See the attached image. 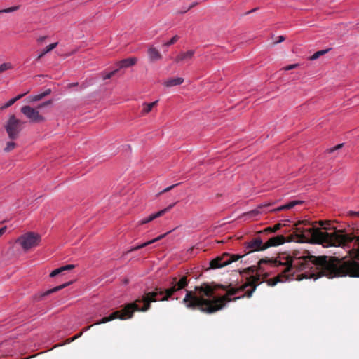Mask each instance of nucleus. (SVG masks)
<instances>
[{"label": "nucleus", "mask_w": 359, "mask_h": 359, "mask_svg": "<svg viewBox=\"0 0 359 359\" xmlns=\"http://www.w3.org/2000/svg\"><path fill=\"white\" fill-rule=\"evenodd\" d=\"M168 232L167 233V234H168ZM165 235H166V233H165V234H162V235L159 236L158 237H157V238H154V239H152V240L149 241H147V242H145V243H142V244H141V245H137V246H135V247H134V248H132L129 250V252H132V251H135V250H140V249H141V248H144V247L147 246V245H149V244L154 243V242L158 241L161 240V238H164Z\"/></svg>", "instance_id": "dca6fc26"}, {"label": "nucleus", "mask_w": 359, "mask_h": 359, "mask_svg": "<svg viewBox=\"0 0 359 359\" xmlns=\"http://www.w3.org/2000/svg\"><path fill=\"white\" fill-rule=\"evenodd\" d=\"M86 320L87 323H89V322H90L92 320V318L91 317L87 318Z\"/></svg>", "instance_id": "a19ab883"}, {"label": "nucleus", "mask_w": 359, "mask_h": 359, "mask_svg": "<svg viewBox=\"0 0 359 359\" xmlns=\"http://www.w3.org/2000/svg\"><path fill=\"white\" fill-rule=\"evenodd\" d=\"M271 205V203L261 205L257 209L249 212L247 215L250 217L256 216L261 212V210H259V209H262L264 208H267V207L270 206Z\"/></svg>", "instance_id": "aec40b11"}, {"label": "nucleus", "mask_w": 359, "mask_h": 359, "mask_svg": "<svg viewBox=\"0 0 359 359\" xmlns=\"http://www.w3.org/2000/svg\"><path fill=\"white\" fill-rule=\"evenodd\" d=\"M195 50H189L186 52H181L175 59L177 63L184 62L187 63L194 59Z\"/></svg>", "instance_id": "1a4fd4ad"}, {"label": "nucleus", "mask_w": 359, "mask_h": 359, "mask_svg": "<svg viewBox=\"0 0 359 359\" xmlns=\"http://www.w3.org/2000/svg\"><path fill=\"white\" fill-rule=\"evenodd\" d=\"M285 241V238L283 236H276L269 238L266 242H265V248L266 249L269 247L271 246H278L284 243Z\"/></svg>", "instance_id": "9d476101"}, {"label": "nucleus", "mask_w": 359, "mask_h": 359, "mask_svg": "<svg viewBox=\"0 0 359 359\" xmlns=\"http://www.w3.org/2000/svg\"><path fill=\"white\" fill-rule=\"evenodd\" d=\"M170 285V287L167 289L163 290L161 287H156L152 292L144 293L134 302L126 304L123 310L113 312L109 316L104 317L96 322L95 325L106 323L116 318L120 320L130 319L133 316V313L135 311H147L151 307V302L168 300L175 292L184 288L188 285V280L186 276H182L180 280L174 277L172 278Z\"/></svg>", "instance_id": "f03ea898"}, {"label": "nucleus", "mask_w": 359, "mask_h": 359, "mask_svg": "<svg viewBox=\"0 0 359 359\" xmlns=\"http://www.w3.org/2000/svg\"><path fill=\"white\" fill-rule=\"evenodd\" d=\"M298 66H299V65H298V64L289 65H287V66L283 68V69H284V70H285V71H288V70L293 69L296 68V67H298Z\"/></svg>", "instance_id": "7c9ffc66"}, {"label": "nucleus", "mask_w": 359, "mask_h": 359, "mask_svg": "<svg viewBox=\"0 0 359 359\" xmlns=\"http://www.w3.org/2000/svg\"><path fill=\"white\" fill-rule=\"evenodd\" d=\"M342 146H343V144H338V145H337L336 147H333V148L330 149V152H333L334 151H335V150H337V149H338L341 148Z\"/></svg>", "instance_id": "f704fd0d"}, {"label": "nucleus", "mask_w": 359, "mask_h": 359, "mask_svg": "<svg viewBox=\"0 0 359 359\" xmlns=\"http://www.w3.org/2000/svg\"><path fill=\"white\" fill-rule=\"evenodd\" d=\"M57 46V43H53L48 46L46 47V48L41 52V53L38 56L37 59L39 60L42 57H43L46 53H49L52 50H53L56 46Z\"/></svg>", "instance_id": "a211bd4d"}, {"label": "nucleus", "mask_w": 359, "mask_h": 359, "mask_svg": "<svg viewBox=\"0 0 359 359\" xmlns=\"http://www.w3.org/2000/svg\"><path fill=\"white\" fill-rule=\"evenodd\" d=\"M76 85H77V83H73L72 84L73 86H75Z\"/></svg>", "instance_id": "c03bdc74"}, {"label": "nucleus", "mask_w": 359, "mask_h": 359, "mask_svg": "<svg viewBox=\"0 0 359 359\" xmlns=\"http://www.w3.org/2000/svg\"><path fill=\"white\" fill-rule=\"evenodd\" d=\"M13 68V65L10 62H5L0 65V74Z\"/></svg>", "instance_id": "5701e85b"}, {"label": "nucleus", "mask_w": 359, "mask_h": 359, "mask_svg": "<svg viewBox=\"0 0 359 359\" xmlns=\"http://www.w3.org/2000/svg\"><path fill=\"white\" fill-rule=\"evenodd\" d=\"M43 98V96L42 93H40V94H38V95H36L34 96H30L29 97L30 102H37V101L42 100Z\"/></svg>", "instance_id": "bb28decb"}, {"label": "nucleus", "mask_w": 359, "mask_h": 359, "mask_svg": "<svg viewBox=\"0 0 359 359\" xmlns=\"http://www.w3.org/2000/svg\"><path fill=\"white\" fill-rule=\"evenodd\" d=\"M285 37L283 36H278V40L276 42V43H281L285 41Z\"/></svg>", "instance_id": "c9c22d12"}, {"label": "nucleus", "mask_w": 359, "mask_h": 359, "mask_svg": "<svg viewBox=\"0 0 359 359\" xmlns=\"http://www.w3.org/2000/svg\"><path fill=\"white\" fill-rule=\"evenodd\" d=\"M148 55L151 62H156L162 58L161 53L154 47H150L148 49Z\"/></svg>", "instance_id": "f8f14e48"}, {"label": "nucleus", "mask_w": 359, "mask_h": 359, "mask_svg": "<svg viewBox=\"0 0 359 359\" xmlns=\"http://www.w3.org/2000/svg\"><path fill=\"white\" fill-rule=\"evenodd\" d=\"M180 37L177 35L174 36L169 41L165 43L163 46H169L174 43H175L178 40Z\"/></svg>", "instance_id": "a878e982"}, {"label": "nucleus", "mask_w": 359, "mask_h": 359, "mask_svg": "<svg viewBox=\"0 0 359 359\" xmlns=\"http://www.w3.org/2000/svg\"><path fill=\"white\" fill-rule=\"evenodd\" d=\"M137 59L136 57H128L123 59L116 63L117 68L121 69L122 68H128L136 64Z\"/></svg>", "instance_id": "9b49d317"}, {"label": "nucleus", "mask_w": 359, "mask_h": 359, "mask_svg": "<svg viewBox=\"0 0 359 359\" xmlns=\"http://www.w3.org/2000/svg\"><path fill=\"white\" fill-rule=\"evenodd\" d=\"M15 147V144L13 142H8L6 144V147L4 148V151L6 152L11 151Z\"/></svg>", "instance_id": "cd10ccee"}, {"label": "nucleus", "mask_w": 359, "mask_h": 359, "mask_svg": "<svg viewBox=\"0 0 359 359\" xmlns=\"http://www.w3.org/2000/svg\"><path fill=\"white\" fill-rule=\"evenodd\" d=\"M158 102V100H156L151 103L144 102L142 104L141 116H144V115L149 114L152 110V109L157 105Z\"/></svg>", "instance_id": "2eb2a0df"}, {"label": "nucleus", "mask_w": 359, "mask_h": 359, "mask_svg": "<svg viewBox=\"0 0 359 359\" xmlns=\"http://www.w3.org/2000/svg\"><path fill=\"white\" fill-rule=\"evenodd\" d=\"M27 93V92L22 93V94H20L17 97H14V99H16V101H18V100L22 98L24 95H25Z\"/></svg>", "instance_id": "e433bc0d"}, {"label": "nucleus", "mask_w": 359, "mask_h": 359, "mask_svg": "<svg viewBox=\"0 0 359 359\" xmlns=\"http://www.w3.org/2000/svg\"><path fill=\"white\" fill-rule=\"evenodd\" d=\"M5 129L8 137L11 140H15L22 129V122L18 119L15 115H11L5 125Z\"/></svg>", "instance_id": "39448f33"}, {"label": "nucleus", "mask_w": 359, "mask_h": 359, "mask_svg": "<svg viewBox=\"0 0 359 359\" xmlns=\"http://www.w3.org/2000/svg\"><path fill=\"white\" fill-rule=\"evenodd\" d=\"M328 51H329V49L317 51L312 56H311L310 60H316L320 56L327 53Z\"/></svg>", "instance_id": "4be33fe9"}, {"label": "nucleus", "mask_w": 359, "mask_h": 359, "mask_svg": "<svg viewBox=\"0 0 359 359\" xmlns=\"http://www.w3.org/2000/svg\"><path fill=\"white\" fill-rule=\"evenodd\" d=\"M37 355H36V356ZM35 357V355H29L27 357L24 358L23 359H32V358Z\"/></svg>", "instance_id": "ea45409f"}, {"label": "nucleus", "mask_w": 359, "mask_h": 359, "mask_svg": "<svg viewBox=\"0 0 359 359\" xmlns=\"http://www.w3.org/2000/svg\"><path fill=\"white\" fill-rule=\"evenodd\" d=\"M303 203V201H300V200H294V201H292L284 205H281L276 209H273L272 211H274V212H278V211H282V210H288V209H291L292 208H294L295 205H299V204H302Z\"/></svg>", "instance_id": "4468645a"}, {"label": "nucleus", "mask_w": 359, "mask_h": 359, "mask_svg": "<svg viewBox=\"0 0 359 359\" xmlns=\"http://www.w3.org/2000/svg\"><path fill=\"white\" fill-rule=\"evenodd\" d=\"M254 11H255V9H253V10H252V11H250L248 13H252V12H253Z\"/></svg>", "instance_id": "37998d69"}, {"label": "nucleus", "mask_w": 359, "mask_h": 359, "mask_svg": "<svg viewBox=\"0 0 359 359\" xmlns=\"http://www.w3.org/2000/svg\"><path fill=\"white\" fill-rule=\"evenodd\" d=\"M177 185H178V184H173V185H172V186H170V187H168L165 188V189H163V190L162 191V193L167 192V191H168L171 190L172 188H174L175 187H176V186H177Z\"/></svg>", "instance_id": "2f4dec72"}, {"label": "nucleus", "mask_w": 359, "mask_h": 359, "mask_svg": "<svg viewBox=\"0 0 359 359\" xmlns=\"http://www.w3.org/2000/svg\"><path fill=\"white\" fill-rule=\"evenodd\" d=\"M92 326H93V325H90V326H88V327H87L84 328V329H83V332H80L79 334H77V335L74 336V337H72L71 339H69V340H68V341H69V342L73 341L74 339H77V338L80 337L82 335V334H83V332H86V331L88 330L92 327Z\"/></svg>", "instance_id": "c85d7f7f"}, {"label": "nucleus", "mask_w": 359, "mask_h": 359, "mask_svg": "<svg viewBox=\"0 0 359 359\" xmlns=\"http://www.w3.org/2000/svg\"><path fill=\"white\" fill-rule=\"evenodd\" d=\"M118 71V69H116L106 74H104V73H102V79L104 80L109 79L111 78Z\"/></svg>", "instance_id": "b1692460"}, {"label": "nucleus", "mask_w": 359, "mask_h": 359, "mask_svg": "<svg viewBox=\"0 0 359 359\" xmlns=\"http://www.w3.org/2000/svg\"><path fill=\"white\" fill-rule=\"evenodd\" d=\"M348 215L350 216H352V217H359V211L358 212H355V211H350L348 212Z\"/></svg>", "instance_id": "473e14b6"}, {"label": "nucleus", "mask_w": 359, "mask_h": 359, "mask_svg": "<svg viewBox=\"0 0 359 359\" xmlns=\"http://www.w3.org/2000/svg\"><path fill=\"white\" fill-rule=\"evenodd\" d=\"M16 102V99L12 98L6 104H5L4 106H2L1 109H6L11 105H13Z\"/></svg>", "instance_id": "c756f323"}, {"label": "nucleus", "mask_w": 359, "mask_h": 359, "mask_svg": "<svg viewBox=\"0 0 359 359\" xmlns=\"http://www.w3.org/2000/svg\"><path fill=\"white\" fill-rule=\"evenodd\" d=\"M46 39V36H41L37 39V41L41 43H43Z\"/></svg>", "instance_id": "4c0bfd02"}, {"label": "nucleus", "mask_w": 359, "mask_h": 359, "mask_svg": "<svg viewBox=\"0 0 359 359\" xmlns=\"http://www.w3.org/2000/svg\"><path fill=\"white\" fill-rule=\"evenodd\" d=\"M41 241V236L35 232H27L20 236L16 243H19L25 251L38 246Z\"/></svg>", "instance_id": "20e7f679"}, {"label": "nucleus", "mask_w": 359, "mask_h": 359, "mask_svg": "<svg viewBox=\"0 0 359 359\" xmlns=\"http://www.w3.org/2000/svg\"><path fill=\"white\" fill-rule=\"evenodd\" d=\"M6 230V226H4L0 229V236L5 233Z\"/></svg>", "instance_id": "58836bf2"}, {"label": "nucleus", "mask_w": 359, "mask_h": 359, "mask_svg": "<svg viewBox=\"0 0 359 359\" xmlns=\"http://www.w3.org/2000/svg\"><path fill=\"white\" fill-rule=\"evenodd\" d=\"M280 227H281V224H277L273 227H267L263 231H259V233H274L276 231H278V229H280Z\"/></svg>", "instance_id": "412c9836"}, {"label": "nucleus", "mask_w": 359, "mask_h": 359, "mask_svg": "<svg viewBox=\"0 0 359 359\" xmlns=\"http://www.w3.org/2000/svg\"><path fill=\"white\" fill-rule=\"evenodd\" d=\"M183 82H184V79L182 77L170 78L164 81V85L166 87L170 88V87L181 85Z\"/></svg>", "instance_id": "ddd939ff"}, {"label": "nucleus", "mask_w": 359, "mask_h": 359, "mask_svg": "<svg viewBox=\"0 0 359 359\" xmlns=\"http://www.w3.org/2000/svg\"><path fill=\"white\" fill-rule=\"evenodd\" d=\"M74 268V265H73V264H68V265L60 267L58 269H56L53 270L50 273V277H55L56 276L60 274L63 271H67V270H72Z\"/></svg>", "instance_id": "f3484780"}, {"label": "nucleus", "mask_w": 359, "mask_h": 359, "mask_svg": "<svg viewBox=\"0 0 359 359\" xmlns=\"http://www.w3.org/2000/svg\"><path fill=\"white\" fill-rule=\"evenodd\" d=\"M175 203L170 204L167 208H165L154 214L151 215L150 216H149L148 217H147L145 219L140 220L139 222V224L142 225V224L149 223V222L153 221L154 219L161 217L165 212H168L171 208H172L175 206Z\"/></svg>", "instance_id": "6e6552de"}, {"label": "nucleus", "mask_w": 359, "mask_h": 359, "mask_svg": "<svg viewBox=\"0 0 359 359\" xmlns=\"http://www.w3.org/2000/svg\"><path fill=\"white\" fill-rule=\"evenodd\" d=\"M242 256L238 255H231L224 253L221 256H218L210 262L211 269H218L226 266L233 262L237 261Z\"/></svg>", "instance_id": "423d86ee"}, {"label": "nucleus", "mask_w": 359, "mask_h": 359, "mask_svg": "<svg viewBox=\"0 0 359 359\" xmlns=\"http://www.w3.org/2000/svg\"><path fill=\"white\" fill-rule=\"evenodd\" d=\"M52 100L46 101L39 104L36 108L26 105L23 106L20 111L29 120L31 123H39L46 121L43 116L40 114L39 110L52 104Z\"/></svg>", "instance_id": "7ed1b4c3"}, {"label": "nucleus", "mask_w": 359, "mask_h": 359, "mask_svg": "<svg viewBox=\"0 0 359 359\" xmlns=\"http://www.w3.org/2000/svg\"><path fill=\"white\" fill-rule=\"evenodd\" d=\"M19 8H20L19 6H12V7L8 8L2 9V10H0V13L14 12V11L18 10Z\"/></svg>", "instance_id": "393cba45"}, {"label": "nucleus", "mask_w": 359, "mask_h": 359, "mask_svg": "<svg viewBox=\"0 0 359 359\" xmlns=\"http://www.w3.org/2000/svg\"><path fill=\"white\" fill-rule=\"evenodd\" d=\"M51 93V90L50 88L46 90L43 93H42V95L43 96V97H45L46 96L50 95Z\"/></svg>", "instance_id": "72a5a7b5"}, {"label": "nucleus", "mask_w": 359, "mask_h": 359, "mask_svg": "<svg viewBox=\"0 0 359 359\" xmlns=\"http://www.w3.org/2000/svg\"><path fill=\"white\" fill-rule=\"evenodd\" d=\"M330 221H319L320 226L325 231L315 226L304 228L297 226V232L301 233L303 238L313 243L320 244L324 248L342 247L347 249L350 255L359 259V237L344 233L335 228L324 226L330 224ZM264 264H269L270 267H277L278 275L269 279V285L274 286L278 282L287 280H301L303 278L317 279L321 276L329 278L351 276L359 277V262L354 260H344L332 256H313L306 255L301 257H290L289 255L278 256L276 259H262L259 262V268L255 274H252V279L249 285H243L238 288L231 287L229 290L224 287L226 294L224 295V306L227 302L236 301L244 295L231 299V297L243 291L248 286H252L248 290L245 296L250 297L256 289V285L261 280L262 276L268 269Z\"/></svg>", "instance_id": "f257e3e1"}, {"label": "nucleus", "mask_w": 359, "mask_h": 359, "mask_svg": "<svg viewBox=\"0 0 359 359\" xmlns=\"http://www.w3.org/2000/svg\"><path fill=\"white\" fill-rule=\"evenodd\" d=\"M265 243L259 236H256L252 240L245 243V250L247 253L252 252L255 251L265 250Z\"/></svg>", "instance_id": "0eeeda50"}, {"label": "nucleus", "mask_w": 359, "mask_h": 359, "mask_svg": "<svg viewBox=\"0 0 359 359\" xmlns=\"http://www.w3.org/2000/svg\"><path fill=\"white\" fill-rule=\"evenodd\" d=\"M71 282H68V283H66L65 284H62L61 285H59L57 287H55L51 290H49L48 291H46L45 293H44V295H48L53 292H57L63 288H65V287H67V285H70Z\"/></svg>", "instance_id": "6ab92c4d"}, {"label": "nucleus", "mask_w": 359, "mask_h": 359, "mask_svg": "<svg viewBox=\"0 0 359 359\" xmlns=\"http://www.w3.org/2000/svg\"><path fill=\"white\" fill-rule=\"evenodd\" d=\"M194 6V5H191L190 6H189V8L184 11V12H186L187 11H188L189 9H190L191 8H192Z\"/></svg>", "instance_id": "79ce46f5"}]
</instances>
